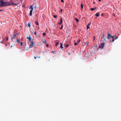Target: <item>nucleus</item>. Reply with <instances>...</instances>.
I'll return each instance as SVG.
<instances>
[{
	"mask_svg": "<svg viewBox=\"0 0 121 121\" xmlns=\"http://www.w3.org/2000/svg\"><path fill=\"white\" fill-rule=\"evenodd\" d=\"M0 3L1 4H0V6L2 7L7 6L12 4L15 5V4L11 3L10 2H4L3 0H0Z\"/></svg>",
	"mask_w": 121,
	"mask_h": 121,
	"instance_id": "f257e3e1",
	"label": "nucleus"
},
{
	"mask_svg": "<svg viewBox=\"0 0 121 121\" xmlns=\"http://www.w3.org/2000/svg\"><path fill=\"white\" fill-rule=\"evenodd\" d=\"M100 43V44L99 47V48L101 49L103 48L104 47H105V43L104 42H103L102 43Z\"/></svg>",
	"mask_w": 121,
	"mask_h": 121,
	"instance_id": "f03ea898",
	"label": "nucleus"
},
{
	"mask_svg": "<svg viewBox=\"0 0 121 121\" xmlns=\"http://www.w3.org/2000/svg\"><path fill=\"white\" fill-rule=\"evenodd\" d=\"M30 9H31L30 11L29 15L30 16H31L32 15V11H33V9L32 6L31 5L30 6Z\"/></svg>",
	"mask_w": 121,
	"mask_h": 121,
	"instance_id": "7ed1b4c3",
	"label": "nucleus"
},
{
	"mask_svg": "<svg viewBox=\"0 0 121 121\" xmlns=\"http://www.w3.org/2000/svg\"><path fill=\"white\" fill-rule=\"evenodd\" d=\"M30 46H29V48H30L32 47L33 46L35 45V44L34 42H33L31 41L30 42Z\"/></svg>",
	"mask_w": 121,
	"mask_h": 121,
	"instance_id": "20e7f679",
	"label": "nucleus"
},
{
	"mask_svg": "<svg viewBox=\"0 0 121 121\" xmlns=\"http://www.w3.org/2000/svg\"><path fill=\"white\" fill-rule=\"evenodd\" d=\"M111 36L112 35L110 34H109V33H108L107 38L108 39H109L110 38H111Z\"/></svg>",
	"mask_w": 121,
	"mask_h": 121,
	"instance_id": "39448f33",
	"label": "nucleus"
},
{
	"mask_svg": "<svg viewBox=\"0 0 121 121\" xmlns=\"http://www.w3.org/2000/svg\"><path fill=\"white\" fill-rule=\"evenodd\" d=\"M27 39L29 40H30V39H31V35H29V36H27L26 37Z\"/></svg>",
	"mask_w": 121,
	"mask_h": 121,
	"instance_id": "423d86ee",
	"label": "nucleus"
},
{
	"mask_svg": "<svg viewBox=\"0 0 121 121\" xmlns=\"http://www.w3.org/2000/svg\"><path fill=\"white\" fill-rule=\"evenodd\" d=\"M57 42H55V45L56 47L59 44V41H57Z\"/></svg>",
	"mask_w": 121,
	"mask_h": 121,
	"instance_id": "0eeeda50",
	"label": "nucleus"
},
{
	"mask_svg": "<svg viewBox=\"0 0 121 121\" xmlns=\"http://www.w3.org/2000/svg\"><path fill=\"white\" fill-rule=\"evenodd\" d=\"M63 22V20L62 18H61L60 20V22L58 23V24L59 25H60L61 23H62Z\"/></svg>",
	"mask_w": 121,
	"mask_h": 121,
	"instance_id": "6e6552de",
	"label": "nucleus"
},
{
	"mask_svg": "<svg viewBox=\"0 0 121 121\" xmlns=\"http://www.w3.org/2000/svg\"><path fill=\"white\" fill-rule=\"evenodd\" d=\"M60 48H61L62 49L63 48V44L62 43H60Z\"/></svg>",
	"mask_w": 121,
	"mask_h": 121,
	"instance_id": "1a4fd4ad",
	"label": "nucleus"
},
{
	"mask_svg": "<svg viewBox=\"0 0 121 121\" xmlns=\"http://www.w3.org/2000/svg\"><path fill=\"white\" fill-rule=\"evenodd\" d=\"M75 20H76V22H78L79 21V20L77 18H75Z\"/></svg>",
	"mask_w": 121,
	"mask_h": 121,
	"instance_id": "9d476101",
	"label": "nucleus"
},
{
	"mask_svg": "<svg viewBox=\"0 0 121 121\" xmlns=\"http://www.w3.org/2000/svg\"><path fill=\"white\" fill-rule=\"evenodd\" d=\"M95 15L97 17H98L99 16V13H97L95 14Z\"/></svg>",
	"mask_w": 121,
	"mask_h": 121,
	"instance_id": "9b49d317",
	"label": "nucleus"
},
{
	"mask_svg": "<svg viewBox=\"0 0 121 121\" xmlns=\"http://www.w3.org/2000/svg\"><path fill=\"white\" fill-rule=\"evenodd\" d=\"M95 9V8H91V9H90V10L92 11H94V10Z\"/></svg>",
	"mask_w": 121,
	"mask_h": 121,
	"instance_id": "f8f14e48",
	"label": "nucleus"
},
{
	"mask_svg": "<svg viewBox=\"0 0 121 121\" xmlns=\"http://www.w3.org/2000/svg\"><path fill=\"white\" fill-rule=\"evenodd\" d=\"M53 17L55 18H56L57 17H58L57 16H56L55 15H53Z\"/></svg>",
	"mask_w": 121,
	"mask_h": 121,
	"instance_id": "ddd939ff",
	"label": "nucleus"
},
{
	"mask_svg": "<svg viewBox=\"0 0 121 121\" xmlns=\"http://www.w3.org/2000/svg\"><path fill=\"white\" fill-rule=\"evenodd\" d=\"M20 40V39H17V42H19V41Z\"/></svg>",
	"mask_w": 121,
	"mask_h": 121,
	"instance_id": "4468645a",
	"label": "nucleus"
},
{
	"mask_svg": "<svg viewBox=\"0 0 121 121\" xmlns=\"http://www.w3.org/2000/svg\"><path fill=\"white\" fill-rule=\"evenodd\" d=\"M35 23H36L37 25H39V24L38 22H37L36 21H35Z\"/></svg>",
	"mask_w": 121,
	"mask_h": 121,
	"instance_id": "2eb2a0df",
	"label": "nucleus"
},
{
	"mask_svg": "<svg viewBox=\"0 0 121 121\" xmlns=\"http://www.w3.org/2000/svg\"><path fill=\"white\" fill-rule=\"evenodd\" d=\"M17 35V34L14 35V36L13 37H12V39L15 38V37H16Z\"/></svg>",
	"mask_w": 121,
	"mask_h": 121,
	"instance_id": "dca6fc26",
	"label": "nucleus"
},
{
	"mask_svg": "<svg viewBox=\"0 0 121 121\" xmlns=\"http://www.w3.org/2000/svg\"><path fill=\"white\" fill-rule=\"evenodd\" d=\"M28 27H30V23H28Z\"/></svg>",
	"mask_w": 121,
	"mask_h": 121,
	"instance_id": "f3484780",
	"label": "nucleus"
},
{
	"mask_svg": "<svg viewBox=\"0 0 121 121\" xmlns=\"http://www.w3.org/2000/svg\"><path fill=\"white\" fill-rule=\"evenodd\" d=\"M81 7L82 9H83V6L82 4L81 5Z\"/></svg>",
	"mask_w": 121,
	"mask_h": 121,
	"instance_id": "a211bd4d",
	"label": "nucleus"
},
{
	"mask_svg": "<svg viewBox=\"0 0 121 121\" xmlns=\"http://www.w3.org/2000/svg\"><path fill=\"white\" fill-rule=\"evenodd\" d=\"M43 36H44L46 35V33H43Z\"/></svg>",
	"mask_w": 121,
	"mask_h": 121,
	"instance_id": "6ab92c4d",
	"label": "nucleus"
},
{
	"mask_svg": "<svg viewBox=\"0 0 121 121\" xmlns=\"http://www.w3.org/2000/svg\"><path fill=\"white\" fill-rule=\"evenodd\" d=\"M65 47H68V46H69V45L68 44H66L65 45Z\"/></svg>",
	"mask_w": 121,
	"mask_h": 121,
	"instance_id": "aec40b11",
	"label": "nucleus"
},
{
	"mask_svg": "<svg viewBox=\"0 0 121 121\" xmlns=\"http://www.w3.org/2000/svg\"><path fill=\"white\" fill-rule=\"evenodd\" d=\"M90 28V27L89 26H88L87 25V29H89Z\"/></svg>",
	"mask_w": 121,
	"mask_h": 121,
	"instance_id": "412c9836",
	"label": "nucleus"
},
{
	"mask_svg": "<svg viewBox=\"0 0 121 121\" xmlns=\"http://www.w3.org/2000/svg\"><path fill=\"white\" fill-rule=\"evenodd\" d=\"M104 37V35L103 34L102 36L101 37V39H102Z\"/></svg>",
	"mask_w": 121,
	"mask_h": 121,
	"instance_id": "4be33fe9",
	"label": "nucleus"
},
{
	"mask_svg": "<svg viewBox=\"0 0 121 121\" xmlns=\"http://www.w3.org/2000/svg\"><path fill=\"white\" fill-rule=\"evenodd\" d=\"M35 35H36L37 34V33L36 31H35L34 33Z\"/></svg>",
	"mask_w": 121,
	"mask_h": 121,
	"instance_id": "5701e85b",
	"label": "nucleus"
},
{
	"mask_svg": "<svg viewBox=\"0 0 121 121\" xmlns=\"http://www.w3.org/2000/svg\"><path fill=\"white\" fill-rule=\"evenodd\" d=\"M23 45L22 43V42H20V45L21 46H22Z\"/></svg>",
	"mask_w": 121,
	"mask_h": 121,
	"instance_id": "b1692460",
	"label": "nucleus"
},
{
	"mask_svg": "<svg viewBox=\"0 0 121 121\" xmlns=\"http://www.w3.org/2000/svg\"><path fill=\"white\" fill-rule=\"evenodd\" d=\"M91 24V23H89L88 25H87L88 26H89V25H90Z\"/></svg>",
	"mask_w": 121,
	"mask_h": 121,
	"instance_id": "393cba45",
	"label": "nucleus"
},
{
	"mask_svg": "<svg viewBox=\"0 0 121 121\" xmlns=\"http://www.w3.org/2000/svg\"><path fill=\"white\" fill-rule=\"evenodd\" d=\"M115 36V35L114 36H111V38H114V36Z\"/></svg>",
	"mask_w": 121,
	"mask_h": 121,
	"instance_id": "a878e982",
	"label": "nucleus"
},
{
	"mask_svg": "<svg viewBox=\"0 0 121 121\" xmlns=\"http://www.w3.org/2000/svg\"><path fill=\"white\" fill-rule=\"evenodd\" d=\"M43 43H46V41L45 40H44V41H43Z\"/></svg>",
	"mask_w": 121,
	"mask_h": 121,
	"instance_id": "bb28decb",
	"label": "nucleus"
},
{
	"mask_svg": "<svg viewBox=\"0 0 121 121\" xmlns=\"http://www.w3.org/2000/svg\"><path fill=\"white\" fill-rule=\"evenodd\" d=\"M77 43H74V45L75 46H76L77 45Z\"/></svg>",
	"mask_w": 121,
	"mask_h": 121,
	"instance_id": "cd10ccee",
	"label": "nucleus"
},
{
	"mask_svg": "<svg viewBox=\"0 0 121 121\" xmlns=\"http://www.w3.org/2000/svg\"><path fill=\"white\" fill-rule=\"evenodd\" d=\"M63 27V25H62L61 26V27L60 28V29H61Z\"/></svg>",
	"mask_w": 121,
	"mask_h": 121,
	"instance_id": "c85d7f7f",
	"label": "nucleus"
},
{
	"mask_svg": "<svg viewBox=\"0 0 121 121\" xmlns=\"http://www.w3.org/2000/svg\"><path fill=\"white\" fill-rule=\"evenodd\" d=\"M114 41V38H112V41L113 42Z\"/></svg>",
	"mask_w": 121,
	"mask_h": 121,
	"instance_id": "c756f323",
	"label": "nucleus"
},
{
	"mask_svg": "<svg viewBox=\"0 0 121 121\" xmlns=\"http://www.w3.org/2000/svg\"><path fill=\"white\" fill-rule=\"evenodd\" d=\"M80 40L79 39L78 41H77L78 43L79 42Z\"/></svg>",
	"mask_w": 121,
	"mask_h": 121,
	"instance_id": "7c9ffc66",
	"label": "nucleus"
},
{
	"mask_svg": "<svg viewBox=\"0 0 121 121\" xmlns=\"http://www.w3.org/2000/svg\"><path fill=\"white\" fill-rule=\"evenodd\" d=\"M38 58V56H36V57H34V58L35 59H36L37 58Z\"/></svg>",
	"mask_w": 121,
	"mask_h": 121,
	"instance_id": "2f4dec72",
	"label": "nucleus"
},
{
	"mask_svg": "<svg viewBox=\"0 0 121 121\" xmlns=\"http://www.w3.org/2000/svg\"><path fill=\"white\" fill-rule=\"evenodd\" d=\"M61 2H64V0H61Z\"/></svg>",
	"mask_w": 121,
	"mask_h": 121,
	"instance_id": "473e14b6",
	"label": "nucleus"
},
{
	"mask_svg": "<svg viewBox=\"0 0 121 121\" xmlns=\"http://www.w3.org/2000/svg\"><path fill=\"white\" fill-rule=\"evenodd\" d=\"M85 43L86 45V44H88V43Z\"/></svg>",
	"mask_w": 121,
	"mask_h": 121,
	"instance_id": "72a5a7b5",
	"label": "nucleus"
},
{
	"mask_svg": "<svg viewBox=\"0 0 121 121\" xmlns=\"http://www.w3.org/2000/svg\"><path fill=\"white\" fill-rule=\"evenodd\" d=\"M114 38H115V39H117V37H114Z\"/></svg>",
	"mask_w": 121,
	"mask_h": 121,
	"instance_id": "f704fd0d",
	"label": "nucleus"
},
{
	"mask_svg": "<svg viewBox=\"0 0 121 121\" xmlns=\"http://www.w3.org/2000/svg\"><path fill=\"white\" fill-rule=\"evenodd\" d=\"M49 46L48 44H47L46 45V46L48 47Z\"/></svg>",
	"mask_w": 121,
	"mask_h": 121,
	"instance_id": "c9c22d12",
	"label": "nucleus"
},
{
	"mask_svg": "<svg viewBox=\"0 0 121 121\" xmlns=\"http://www.w3.org/2000/svg\"><path fill=\"white\" fill-rule=\"evenodd\" d=\"M34 7V8H37L36 7V6H35Z\"/></svg>",
	"mask_w": 121,
	"mask_h": 121,
	"instance_id": "e433bc0d",
	"label": "nucleus"
},
{
	"mask_svg": "<svg viewBox=\"0 0 121 121\" xmlns=\"http://www.w3.org/2000/svg\"><path fill=\"white\" fill-rule=\"evenodd\" d=\"M3 11L2 10H0V11Z\"/></svg>",
	"mask_w": 121,
	"mask_h": 121,
	"instance_id": "4c0bfd02",
	"label": "nucleus"
},
{
	"mask_svg": "<svg viewBox=\"0 0 121 121\" xmlns=\"http://www.w3.org/2000/svg\"><path fill=\"white\" fill-rule=\"evenodd\" d=\"M104 15L103 14H102L101 15V16H103Z\"/></svg>",
	"mask_w": 121,
	"mask_h": 121,
	"instance_id": "58836bf2",
	"label": "nucleus"
},
{
	"mask_svg": "<svg viewBox=\"0 0 121 121\" xmlns=\"http://www.w3.org/2000/svg\"><path fill=\"white\" fill-rule=\"evenodd\" d=\"M31 39H30V40H29L30 42L31 41Z\"/></svg>",
	"mask_w": 121,
	"mask_h": 121,
	"instance_id": "ea45409f",
	"label": "nucleus"
},
{
	"mask_svg": "<svg viewBox=\"0 0 121 121\" xmlns=\"http://www.w3.org/2000/svg\"><path fill=\"white\" fill-rule=\"evenodd\" d=\"M95 39V37H94V40Z\"/></svg>",
	"mask_w": 121,
	"mask_h": 121,
	"instance_id": "a19ab883",
	"label": "nucleus"
},
{
	"mask_svg": "<svg viewBox=\"0 0 121 121\" xmlns=\"http://www.w3.org/2000/svg\"><path fill=\"white\" fill-rule=\"evenodd\" d=\"M38 58H40V56H39V57L38 56Z\"/></svg>",
	"mask_w": 121,
	"mask_h": 121,
	"instance_id": "79ce46f5",
	"label": "nucleus"
},
{
	"mask_svg": "<svg viewBox=\"0 0 121 121\" xmlns=\"http://www.w3.org/2000/svg\"><path fill=\"white\" fill-rule=\"evenodd\" d=\"M54 52L53 51H52L51 52H52V53H53V52Z\"/></svg>",
	"mask_w": 121,
	"mask_h": 121,
	"instance_id": "37998d69",
	"label": "nucleus"
},
{
	"mask_svg": "<svg viewBox=\"0 0 121 121\" xmlns=\"http://www.w3.org/2000/svg\"><path fill=\"white\" fill-rule=\"evenodd\" d=\"M69 55H70V54H71V53H69Z\"/></svg>",
	"mask_w": 121,
	"mask_h": 121,
	"instance_id": "c03bdc74",
	"label": "nucleus"
},
{
	"mask_svg": "<svg viewBox=\"0 0 121 121\" xmlns=\"http://www.w3.org/2000/svg\"><path fill=\"white\" fill-rule=\"evenodd\" d=\"M99 1H101V0H98Z\"/></svg>",
	"mask_w": 121,
	"mask_h": 121,
	"instance_id": "a18cd8bd",
	"label": "nucleus"
},
{
	"mask_svg": "<svg viewBox=\"0 0 121 121\" xmlns=\"http://www.w3.org/2000/svg\"><path fill=\"white\" fill-rule=\"evenodd\" d=\"M62 9H61V10H60V11L61 12H62Z\"/></svg>",
	"mask_w": 121,
	"mask_h": 121,
	"instance_id": "49530a36",
	"label": "nucleus"
},
{
	"mask_svg": "<svg viewBox=\"0 0 121 121\" xmlns=\"http://www.w3.org/2000/svg\"><path fill=\"white\" fill-rule=\"evenodd\" d=\"M105 39H104V41H105Z\"/></svg>",
	"mask_w": 121,
	"mask_h": 121,
	"instance_id": "de8ad7c7",
	"label": "nucleus"
},
{
	"mask_svg": "<svg viewBox=\"0 0 121 121\" xmlns=\"http://www.w3.org/2000/svg\"><path fill=\"white\" fill-rule=\"evenodd\" d=\"M35 31H36V29H35Z\"/></svg>",
	"mask_w": 121,
	"mask_h": 121,
	"instance_id": "09e8293b",
	"label": "nucleus"
},
{
	"mask_svg": "<svg viewBox=\"0 0 121 121\" xmlns=\"http://www.w3.org/2000/svg\"><path fill=\"white\" fill-rule=\"evenodd\" d=\"M8 40V38H7V39H6V40Z\"/></svg>",
	"mask_w": 121,
	"mask_h": 121,
	"instance_id": "8fccbe9b",
	"label": "nucleus"
},
{
	"mask_svg": "<svg viewBox=\"0 0 121 121\" xmlns=\"http://www.w3.org/2000/svg\"><path fill=\"white\" fill-rule=\"evenodd\" d=\"M7 46V44H6L5 45V46Z\"/></svg>",
	"mask_w": 121,
	"mask_h": 121,
	"instance_id": "3c124183",
	"label": "nucleus"
},
{
	"mask_svg": "<svg viewBox=\"0 0 121 121\" xmlns=\"http://www.w3.org/2000/svg\"><path fill=\"white\" fill-rule=\"evenodd\" d=\"M11 1H12V0H11L10 1V2Z\"/></svg>",
	"mask_w": 121,
	"mask_h": 121,
	"instance_id": "603ef678",
	"label": "nucleus"
},
{
	"mask_svg": "<svg viewBox=\"0 0 121 121\" xmlns=\"http://www.w3.org/2000/svg\"><path fill=\"white\" fill-rule=\"evenodd\" d=\"M12 47V46H11V47Z\"/></svg>",
	"mask_w": 121,
	"mask_h": 121,
	"instance_id": "864d4df0",
	"label": "nucleus"
},
{
	"mask_svg": "<svg viewBox=\"0 0 121 121\" xmlns=\"http://www.w3.org/2000/svg\"><path fill=\"white\" fill-rule=\"evenodd\" d=\"M93 3H94H94H95V2H94Z\"/></svg>",
	"mask_w": 121,
	"mask_h": 121,
	"instance_id": "5fc2aeb1",
	"label": "nucleus"
},
{
	"mask_svg": "<svg viewBox=\"0 0 121 121\" xmlns=\"http://www.w3.org/2000/svg\"><path fill=\"white\" fill-rule=\"evenodd\" d=\"M33 33V32H32V33Z\"/></svg>",
	"mask_w": 121,
	"mask_h": 121,
	"instance_id": "6e6d98bb",
	"label": "nucleus"
}]
</instances>
